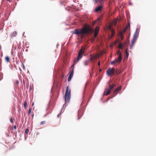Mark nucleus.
<instances>
[{
	"label": "nucleus",
	"mask_w": 156,
	"mask_h": 156,
	"mask_svg": "<svg viewBox=\"0 0 156 156\" xmlns=\"http://www.w3.org/2000/svg\"><path fill=\"white\" fill-rule=\"evenodd\" d=\"M93 30L88 25L84 26L81 29H76L73 32V34L77 35L90 34L92 32Z\"/></svg>",
	"instance_id": "f257e3e1"
},
{
	"label": "nucleus",
	"mask_w": 156,
	"mask_h": 156,
	"mask_svg": "<svg viewBox=\"0 0 156 156\" xmlns=\"http://www.w3.org/2000/svg\"><path fill=\"white\" fill-rule=\"evenodd\" d=\"M71 90L69 89V86L66 87V92L65 96V102L66 103L67 102H69L70 100L71 97Z\"/></svg>",
	"instance_id": "f03ea898"
},
{
	"label": "nucleus",
	"mask_w": 156,
	"mask_h": 156,
	"mask_svg": "<svg viewBox=\"0 0 156 156\" xmlns=\"http://www.w3.org/2000/svg\"><path fill=\"white\" fill-rule=\"evenodd\" d=\"M85 49V47H82L81 49L80 50L78 54V57L76 61V62H78L82 58L83 56V54L84 53V50Z\"/></svg>",
	"instance_id": "7ed1b4c3"
},
{
	"label": "nucleus",
	"mask_w": 156,
	"mask_h": 156,
	"mask_svg": "<svg viewBox=\"0 0 156 156\" xmlns=\"http://www.w3.org/2000/svg\"><path fill=\"white\" fill-rule=\"evenodd\" d=\"M115 71V69L114 68H109L106 72L107 75L108 76H111L112 75H113Z\"/></svg>",
	"instance_id": "20e7f679"
},
{
	"label": "nucleus",
	"mask_w": 156,
	"mask_h": 156,
	"mask_svg": "<svg viewBox=\"0 0 156 156\" xmlns=\"http://www.w3.org/2000/svg\"><path fill=\"white\" fill-rule=\"evenodd\" d=\"M74 73V70L73 69V68L72 69V70L71 71V72L70 73V74L69 76L68 80L69 82L71 80L72 77H73Z\"/></svg>",
	"instance_id": "39448f33"
},
{
	"label": "nucleus",
	"mask_w": 156,
	"mask_h": 156,
	"mask_svg": "<svg viewBox=\"0 0 156 156\" xmlns=\"http://www.w3.org/2000/svg\"><path fill=\"white\" fill-rule=\"evenodd\" d=\"M137 38L133 37L131 41V44L130 47V49H131L133 45L135 43Z\"/></svg>",
	"instance_id": "423d86ee"
},
{
	"label": "nucleus",
	"mask_w": 156,
	"mask_h": 156,
	"mask_svg": "<svg viewBox=\"0 0 156 156\" xmlns=\"http://www.w3.org/2000/svg\"><path fill=\"white\" fill-rule=\"evenodd\" d=\"M117 54L119 55V57L118 58V60H120L122 61V56L121 51L119 50L117 51Z\"/></svg>",
	"instance_id": "0eeeda50"
},
{
	"label": "nucleus",
	"mask_w": 156,
	"mask_h": 156,
	"mask_svg": "<svg viewBox=\"0 0 156 156\" xmlns=\"http://www.w3.org/2000/svg\"><path fill=\"white\" fill-rule=\"evenodd\" d=\"M124 34L121 31H119L118 34V35L120 37L122 40L124 38Z\"/></svg>",
	"instance_id": "6e6552de"
},
{
	"label": "nucleus",
	"mask_w": 156,
	"mask_h": 156,
	"mask_svg": "<svg viewBox=\"0 0 156 156\" xmlns=\"http://www.w3.org/2000/svg\"><path fill=\"white\" fill-rule=\"evenodd\" d=\"M102 7L103 6L102 5H99L95 9V11L96 12L99 11L101 10V9L102 8Z\"/></svg>",
	"instance_id": "1a4fd4ad"
},
{
	"label": "nucleus",
	"mask_w": 156,
	"mask_h": 156,
	"mask_svg": "<svg viewBox=\"0 0 156 156\" xmlns=\"http://www.w3.org/2000/svg\"><path fill=\"white\" fill-rule=\"evenodd\" d=\"M121 62V61L120 60H119V61L118 60V58L116 59L115 60L112 61V62H111V64H115L116 62Z\"/></svg>",
	"instance_id": "9d476101"
},
{
	"label": "nucleus",
	"mask_w": 156,
	"mask_h": 156,
	"mask_svg": "<svg viewBox=\"0 0 156 156\" xmlns=\"http://www.w3.org/2000/svg\"><path fill=\"white\" fill-rule=\"evenodd\" d=\"M115 86H116V85L115 84H113L112 85H109V89L110 90H111L112 89H113V88L114 87H115Z\"/></svg>",
	"instance_id": "9b49d317"
},
{
	"label": "nucleus",
	"mask_w": 156,
	"mask_h": 156,
	"mask_svg": "<svg viewBox=\"0 0 156 156\" xmlns=\"http://www.w3.org/2000/svg\"><path fill=\"white\" fill-rule=\"evenodd\" d=\"M121 86H119V87H117L115 90L114 91V93H116V92H117L119 90H121Z\"/></svg>",
	"instance_id": "f8f14e48"
},
{
	"label": "nucleus",
	"mask_w": 156,
	"mask_h": 156,
	"mask_svg": "<svg viewBox=\"0 0 156 156\" xmlns=\"http://www.w3.org/2000/svg\"><path fill=\"white\" fill-rule=\"evenodd\" d=\"M111 31L112 32V34L110 38L112 37L115 34V31L114 30H113V29H112Z\"/></svg>",
	"instance_id": "ddd939ff"
},
{
	"label": "nucleus",
	"mask_w": 156,
	"mask_h": 156,
	"mask_svg": "<svg viewBox=\"0 0 156 156\" xmlns=\"http://www.w3.org/2000/svg\"><path fill=\"white\" fill-rule=\"evenodd\" d=\"M5 60L7 62H10V59L8 56L5 57Z\"/></svg>",
	"instance_id": "4468645a"
},
{
	"label": "nucleus",
	"mask_w": 156,
	"mask_h": 156,
	"mask_svg": "<svg viewBox=\"0 0 156 156\" xmlns=\"http://www.w3.org/2000/svg\"><path fill=\"white\" fill-rule=\"evenodd\" d=\"M110 93V90L109 89L107 90V91L105 94V95L107 96Z\"/></svg>",
	"instance_id": "2eb2a0df"
},
{
	"label": "nucleus",
	"mask_w": 156,
	"mask_h": 156,
	"mask_svg": "<svg viewBox=\"0 0 156 156\" xmlns=\"http://www.w3.org/2000/svg\"><path fill=\"white\" fill-rule=\"evenodd\" d=\"M138 35L139 33L135 32L133 37L137 38L138 37Z\"/></svg>",
	"instance_id": "dca6fc26"
},
{
	"label": "nucleus",
	"mask_w": 156,
	"mask_h": 156,
	"mask_svg": "<svg viewBox=\"0 0 156 156\" xmlns=\"http://www.w3.org/2000/svg\"><path fill=\"white\" fill-rule=\"evenodd\" d=\"M125 52L126 54V55L127 58H128L129 56V53L128 52V49H126L125 51Z\"/></svg>",
	"instance_id": "f3484780"
},
{
	"label": "nucleus",
	"mask_w": 156,
	"mask_h": 156,
	"mask_svg": "<svg viewBox=\"0 0 156 156\" xmlns=\"http://www.w3.org/2000/svg\"><path fill=\"white\" fill-rule=\"evenodd\" d=\"M89 62V60H87L85 61L84 62V64L85 66L87 65Z\"/></svg>",
	"instance_id": "a211bd4d"
},
{
	"label": "nucleus",
	"mask_w": 156,
	"mask_h": 156,
	"mask_svg": "<svg viewBox=\"0 0 156 156\" xmlns=\"http://www.w3.org/2000/svg\"><path fill=\"white\" fill-rule=\"evenodd\" d=\"M99 27H97L95 29V32L98 33L99 31Z\"/></svg>",
	"instance_id": "6ab92c4d"
},
{
	"label": "nucleus",
	"mask_w": 156,
	"mask_h": 156,
	"mask_svg": "<svg viewBox=\"0 0 156 156\" xmlns=\"http://www.w3.org/2000/svg\"><path fill=\"white\" fill-rule=\"evenodd\" d=\"M23 105L25 108H26L27 107V102L26 101H25L23 104Z\"/></svg>",
	"instance_id": "aec40b11"
},
{
	"label": "nucleus",
	"mask_w": 156,
	"mask_h": 156,
	"mask_svg": "<svg viewBox=\"0 0 156 156\" xmlns=\"http://www.w3.org/2000/svg\"><path fill=\"white\" fill-rule=\"evenodd\" d=\"M122 47H123L122 44L121 43H120L119 44V48L122 49Z\"/></svg>",
	"instance_id": "412c9836"
},
{
	"label": "nucleus",
	"mask_w": 156,
	"mask_h": 156,
	"mask_svg": "<svg viewBox=\"0 0 156 156\" xmlns=\"http://www.w3.org/2000/svg\"><path fill=\"white\" fill-rule=\"evenodd\" d=\"M127 30V28H125L122 31H120L121 32H122V33L124 34H125V33L126 32Z\"/></svg>",
	"instance_id": "4be33fe9"
},
{
	"label": "nucleus",
	"mask_w": 156,
	"mask_h": 156,
	"mask_svg": "<svg viewBox=\"0 0 156 156\" xmlns=\"http://www.w3.org/2000/svg\"><path fill=\"white\" fill-rule=\"evenodd\" d=\"M125 28H127V29L128 28L130 29V23H128L127 25V26Z\"/></svg>",
	"instance_id": "5701e85b"
},
{
	"label": "nucleus",
	"mask_w": 156,
	"mask_h": 156,
	"mask_svg": "<svg viewBox=\"0 0 156 156\" xmlns=\"http://www.w3.org/2000/svg\"><path fill=\"white\" fill-rule=\"evenodd\" d=\"M31 112V108H30L28 110V115H29L30 114Z\"/></svg>",
	"instance_id": "b1692460"
},
{
	"label": "nucleus",
	"mask_w": 156,
	"mask_h": 156,
	"mask_svg": "<svg viewBox=\"0 0 156 156\" xmlns=\"http://www.w3.org/2000/svg\"><path fill=\"white\" fill-rule=\"evenodd\" d=\"M29 132V129H26V130H25V133L26 134H27Z\"/></svg>",
	"instance_id": "393cba45"
},
{
	"label": "nucleus",
	"mask_w": 156,
	"mask_h": 156,
	"mask_svg": "<svg viewBox=\"0 0 156 156\" xmlns=\"http://www.w3.org/2000/svg\"><path fill=\"white\" fill-rule=\"evenodd\" d=\"M98 33H97L96 32H95L94 34V37H97V35H98Z\"/></svg>",
	"instance_id": "a878e982"
},
{
	"label": "nucleus",
	"mask_w": 156,
	"mask_h": 156,
	"mask_svg": "<svg viewBox=\"0 0 156 156\" xmlns=\"http://www.w3.org/2000/svg\"><path fill=\"white\" fill-rule=\"evenodd\" d=\"M45 121H42L40 123L41 125H43L44 124H45Z\"/></svg>",
	"instance_id": "bb28decb"
},
{
	"label": "nucleus",
	"mask_w": 156,
	"mask_h": 156,
	"mask_svg": "<svg viewBox=\"0 0 156 156\" xmlns=\"http://www.w3.org/2000/svg\"><path fill=\"white\" fill-rule=\"evenodd\" d=\"M10 122H12V123H13V119H12V118H11L10 119Z\"/></svg>",
	"instance_id": "cd10ccee"
},
{
	"label": "nucleus",
	"mask_w": 156,
	"mask_h": 156,
	"mask_svg": "<svg viewBox=\"0 0 156 156\" xmlns=\"http://www.w3.org/2000/svg\"><path fill=\"white\" fill-rule=\"evenodd\" d=\"M12 129H16V126H14L12 128Z\"/></svg>",
	"instance_id": "c85d7f7f"
},
{
	"label": "nucleus",
	"mask_w": 156,
	"mask_h": 156,
	"mask_svg": "<svg viewBox=\"0 0 156 156\" xmlns=\"http://www.w3.org/2000/svg\"><path fill=\"white\" fill-rule=\"evenodd\" d=\"M19 84V82L17 80L16 81V82H15V84L17 86Z\"/></svg>",
	"instance_id": "c756f323"
},
{
	"label": "nucleus",
	"mask_w": 156,
	"mask_h": 156,
	"mask_svg": "<svg viewBox=\"0 0 156 156\" xmlns=\"http://www.w3.org/2000/svg\"><path fill=\"white\" fill-rule=\"evenodd\" d=\"M135 32L139 33V29L138 28H137L136 29V31H135Z\"/></svg>",
	"instance_id": "7c9ffc66"
},
{
	"label": "nucleus",
	"mask_w": 156,
	"mask_h": 156,
	"mask_svg": "<svg viewBox=\"0 0 156 156\" xmlns=\"http://www.w3.org/2000/svg\"><path fill=\"white\" fill-rule=\"evenodd\" d=\"M116 73H117V74H119V73H120V72H119V70H118L117 69L116 71Z\"/></svg>",
	"instance_id": "2f4dec72"
},
{
	"label": "nucleus",
	"mask_w": 156,
	"mask_h": 156,
	"mask_svg": "<svg viewBox=\"0 0 156 156\" xmlns=\"http://www.w3.org/2000/svg\"><path fill=\"white\" fill-rule=\"evenodd\" d=\"M98 0H93V1L95 3H97L98 2Z\"/></svg>",
	"instance_id": "473e14b6"
},
{
	"label": "nucleus",
	"mask_w": 156,
	"mask_h": 156,
	"mask_svg": "<svg viewBox=\"0 0 156 156\" xmlns=\"http://www.w3.org/2000/svg\"><path fill=\"white\" fill-rule=\"evenodd\" d=\"M100 62H99L98 63V65L99 66H100Z\"/></svg>",
	"instance_id": "72a5a7b5"
},
{
	"label": "nucleus",
	"mask_w": 156,
	"mask_h": 156,
	"mask_svg": "<svg viewBox=\"0 0 156 156\" xmlns=\"http://www.w3.org/2000/svg\"><path fill=\"white\" fill-rule=\"evenodd\" d=\"M60 114H59L58 115H57V117H59V116H60Z\"/></svg>",
	"instance_id": "f704fd0d"
},
{
	"label": "nucleus",
	"mask_w": 156,
	"mask_h": 156,
	"mask_svg": "<svg viewBox=\"0 0 156 156\" xmlns=\"http://www.w3.org/2000/svg\"><path fill=\"white\" fill-rule=\"evenodd\" d=\"M74 64H73V65L71 67H73H73H74Z\"/></svg>",
	"instance_id": "c9c22d12"
},
{
	"label": "nucleus",
	"mask_w": 156,
	"mask_h": 156,
	"mask_svg": "<svg viewBox=\"0 0 156 156\" xmlns=\"http://www.w3.org/2000/svg\"><path fill=\"white\" fill-rule=\"evenodd\" d=\"M7 1H9V2H10V0H7Z\"/></svg>",
	"instance_id": "e433bc0d"
},
{
	"label": "nucleus",
	"mask_w": 156,
	"mask_h": 156,
	"mask_svg": "<svg viewBox=\"0 0 156 156\" xmlns=\"http://www.w3.org/2000/svg\"><path fill=\"white\" fill-rule=\"evenodd\" d=\"M34 114H33L32 115V117H33V116H34Z\"/></svg>",
	"instance_id": "4c0bfd02"
},
{
	"label": "nucleus",
	"mask_w": 156,
	"mask_h": 156,
	"mask_svg": "<svg viewBox=\"0 0 156 156\" xmlns=\"http://www.w3.org/2000/svg\"><path fill=\"white\" fill-rule=\"evenodd\" d=\"M34 105V103H33L32 104V105Z\"/></svg>",
	"instance_id": "58836bf2"
},
{
	"label": "nucleus",
	"mask_w": 156,
	"mask_h": 156,
	"mask_svg": "<svg viewBox=\"0 0 156 156\" xmlns=\"http://www.w3.org/2000/svg\"><path fill=\"white\" fill-rule=\"evenodd\" d=\"M15 33L16 34V32H15Z\"/></svg>",
	"instance_id": "ea45409f"
},
{
	"label": "nucleus",
	"mask_w": 156,
	"mask_h": 156,
	"mask_svg": "<svg viewBox=\"0 0 156 156\" xmlns=\"http://www.w3.org/2000/svg\"><path fill=\"white\" fill-rule=\"evenodd\" d=\"M101 69H100V71H101Z\"/></svg>",
	"instance_id": "a19ab883"
},
{
	"label": "nucleus",
	"mask_w": 156,
	"mask_h": 156,
	"mask_svg": "<svg viewBox=\"0 0 156 156\" xmlns=\"http://www.w3.org/2000/svg\"><path fill=\"white\" fill-rule=\"evenodd\" d=\"M101 1H103V0H101Z\"/></svg>",
	"instance_id": "79ce46f5"
}]
</instances>
